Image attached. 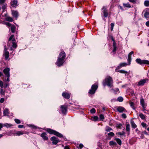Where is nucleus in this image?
<instances>
[{"mask_svg": "<svg viewBox=\"0 0 149 149\" xmlns=\"http://www.w3.org/2000/svg\"><path fill=\"white\" fill-rule=\"evenodd\" d=\"M114 24L113 23H111V31H112L113 29V28L114 26Z\"/></svg>", "mask_w": 149, "mask_h": 149, "instance_id": "37998d69", "label": "nucleus"}, {"mask_svg": "<svg viewBox=\"0 0 149 149\" xmlns=\"http://www.w3.org/2000/svg\"><path fill=\"white\" fill-rule=\"evenodd\" d=\"M11 31L12 33H14L15 32V27L14 26H12L11 28Z\"/></svg>", "mask_w": 149, "mask_h": 149, "instance_id": "58836bf2", "label": "nucleus"}, {"mask_svg": "<svg viewBox=\"0 0 149 149\" xmlns=\"http://www.w3.org/2000/svg\"><path fill=\"white\" fill-rule=\"evenodd\" d=\"M116 134H118L120 135H124L125 134V133L123 132H118L116 133Z\"/></svg>", "mask_w": 149, "mask_h": 149, "instance_id": "79ce46f5", "label": "nucleus"}, {"mask_svg": "<svg viewBox=\"0 0 149 149\" xmlns=\"http://www.w3.org/2000/svg\"><path fill=\"white\" fill-rule=\"evenodd\" d=\"M6 25L9 26H10L11 25V24L10 23L8 22H6Z\"/></svg>", "mask_w": 149, "mask_h": 149, "instance_id": "bf43d9fd", "label": "nucleus"}, {"mask_svg": "<svg viewBox=\"0 0 149 149\" xmlns=\"http://www.w3.org/2000/svg\"><path fill=\"white\" fill-rule=\"evenodd\" d=\"M109 144L111 146H115L117 145L116 142L112 141H110L109 142Z\"/></svg>", "mask_w": 149, "mask_h": 149, "instance_id": "cd10ccee", "label": "nucleus"}, {"mask_svg": "<svg viewBox=\"0 0 149 149\" xmlns=\"http://www.w3.org/2000/svg\"><path fill=\"white\" fill-rule=\"evenodd\" d=\"M131 123L132 127V128H135L137 127V126L136 124L135 123L134 121L133 120L131 121Z\"/></svg>", "mask_w": 149, "mask_h": 149, "instance_id": "b1692460", "label": "nucleus"}, {"mask_svg": "<svg viewBox=\"0 0 149 149\" xmlns=\"http://www.w3.org/2000/svg\"><path fill=\"white\" fill-rule=\"evenodd\" d=\"M6 0H0V5L3 4Z\"/></svg>", "mask_w": 149, "mask_h": 149, "instance_id": "8fccbe9b", "label": "nucleus"}, {"mask_svg": "<svg viewBox=\"0 0 149 149\" xmlns=\"http://www.w3.org/2000/svg\"><path fill=\"white\" fill-rule=\"evenodd\" d=\"M118 69H117V68H116V70H115L116 72H119L120 73H124V74H127V73H128L126 71H125V70H117Z\"/></svg>", "mask_w": 149, "mask_h": 149, "instance_id": "4be33fe9", "label": "nucleus"}, {"mask_svg": "<svg viewBox=\"0 0 149 149\" xmlns=\"http://www.w3.org/2000/svg\"><path fill=\"white\" fill-rule=\"evenodd\" d=\"M10 69L9 68H6L3 70V73L6 76H8V75H10Z\"/></svg>", "mask_w": 149, "mask_h": 149, "instance_id": "dca6fc26", "label": "nucleus"}, {"mask_svg": "<svg viewBox=\"0 0 149 149\" xmlns=\"http://www.w3.org/2000/svg\"><path fill=\"white\" fill-rule=\"evenodd\" d=\"M3 82L1 81H0V86L2 87L3 86Z\"/></svg>", "mask_w": 149, "mask_h": 149, "instance_id": "6e6d98bb", "label": "nucleus"}, {"mask_svg": "<svg viewBox=\"0 0 149 149\" xmlns=\"http://www.w3.org/2000/svg\"><path fill=\"white\" fill-rule=\"evenodd\" d=\"M105 130L107 132H109L112 130L111 127L107 126L106 127Z\"/></svg>", "mask_w": 149, "mask_h": 149, "instance_id": "72a5a7b5", "label": "nucleus"}, {"mask_svg": "<svg viewBox=\"0 0 149 149\" xmlns=\"http://www.w3.org/2000/svg\"><path fill=\"white\" fill-rule=\"evenodd\" d=\"M50 139L51 141H52V143L54 145L56 144L59 141L58 139L55 136L52 137Z\"/></svg>", "mask_w": 149, "mask_h": 149, "instance_id": "0eeeda50", "label": "nucleus"}, {"mask_svg": "<svg viewBox=\"0 0 149 149\" xmlns=\"http://www.w3.org/2000/svg\"><path fill=\"white\" fill-rule=\"evenodd\" d=\"M11 5L14 8H16L17 6V1H13L11 2Z\"/></svg>", "mask_w": 149, "mask_h": 149, "instance_id": "aec40b11", "label": "nucleus"}, {"mask_svg": "<svg viewBox=\"0 0 149 149\" xmlns=\"http://www.w3.org/2000/svg\"><path fill=\"white\" fill-rule=\"evenodd\" d=\"M62 95L64 97L67 99H69L70 97V94L67 93L63 92Z\"/></svg>", "mask_w": 149, "mask_h": 149, "instance_id": "2eb2a0df", "label": "nucleus"}, {"mask_svg": "<svg viewBox=\"0 0 149 149\" xmlns=\"http://www.w3.org/2000/svg\"><path fill=\"white\" fill-rule=\"evenodd\" d=\"M144 5L146 6H149V1H146L144 2Z\"/></svg>", "mask_w": 149, "mask_h": 149, "instance_id": "473e14b6", "label": "nucleus"}, {"mask_svg": "<svg viewBox=\"0 0 149 149\" xmlns=\"http://www.w3.org/2000/svg\"><path fill=\"white\" fill-rule=\"evenodd\" d=\"M116 46V42L115 41H114L113 42V47Z\"/></svg>", "mask_w": 149, "mask_h": 149, "instance_id": "69168bd1", "label": "nucleus"}, {"mask_svg": "<svg viewBox=\"0 0 149 149\" xmlns=\"http://www.w3.org/2000/svg\"><path fill=\"white\" fill-rule=\"evenodd\" d=\"M65 53L64 52H61L59 55V57L57 60L56 64L59 67L63 65L64 63V59L65 58Z\"/></svg>", "mask_w": 149, "mask_h": 149, "instance_id": "f257e3e1", "label": "nucleus"}, {"mask_svg": "<svg viewBox=\"0 0 149 149\" xmlns=\"http://www.w3.org/2000/svg\"><path fill=\"white\" fill-rule=\"evenodd\" d=\"M12 14L13 15L16 19L18 17V13L17 11L15 10H12Z\"/></svg>", "mask_w": 149, "mask_h": 149, "instance_id": "a211bd4d", "label": "nucleus"}, {"mask_svg": "<svg viewBox=\"0 0 149 149\" xmlns=\"http://www.w3.org/2000/svg\"><path fill=\"white\" fill-rule=\"evenodd\" d=\"M115 140L116 141L117 143L120 145H121L122 142L121 140L120 139L117 138L115 139Z\"/></svg>", "mask_w": 149, "mask_h": 149, "instance_id": "c756f323", "label": "nucleus"}, {"mask_svg": "<svg viewBox=\"0 0 149 149\" xmlns=\"http://www.w3.org/2000/svg\"><path fill=\"white\" fill-rule=\"evenodd\" d=\"M65 149H69V148L68 146H66L65 147Z\"/></svg>", "mask_w": 149, "mask_h": 149, "instance_id": "338daca9", "label": "nucleus"}, {"mask_svg": "<svg viewBox=\"0 0 149 149\" xmlns=\"http://www.w3.org/2000/svg\"><path fill=\"white\" fill-rule=\"evenodd\" d=\"M113 81L112 78L110 76L106 77L103 82V84L104 86L107 85L110 87H111L112 86Z\"/></svg>", "mask_w": 149, "mask_h": 149, "instance_id": "f03ea898", "label": "nucleus"}, {"mask_svg": "<svg viewBox=\"0 0 149 149\" xmlns=\"http://www.w3.org/2000/svg\"><path fill=\"white\" fill-rule=\"evenodd\" d=\"M100 117L101 120H102L104 119V116L102 114L100 115Z\"/></svg>", "mask_w": 149, "mask_h": 149, "instance_id": "3c124183", "label": "nucleus"}, {"mask_svg": "<svg viewBox=\"0 0 149 149\" xmlns=\"http://www.w3.org/2000/svg\"><path fill=\"white\" fill-rule=\"evenodd\" d=\"M143 109V111H144L146 110V108H144L143 107H142Z\"/></svg>", "mask_w": 149, "mask_h": 149, "instance_id": "774afa93", "label": "nucleus"}, {"mask_svg": "<svg viewBox=\"0 0 149 149\" xmlns=\"http://www.w3.org/2000/svg\"><path fill=\"white\" fill-rule=\"evenodd\" d=\"M102 12L104 14V16L105 17H107L108 15L107 11V8L106 7L104 6L102 9Z\"/></svg>", "mask_w": 149, "mask_h": 149, "instance_id": "9d476101", "label": "nucleus"}, {"mask_svg": "<svg viewBox=\"0 0 149 149\" xmlns=\"http://www.w3.org/2000/svg\"><path fill=\"white\" fill-rule=\"evenodd\" d=\"M6 6L5 5H4L2 7V9L3 10V12H4L6 9Z\"/></svg>", "mask_w": 149, "mask_h": 149, "instance_id": "09e8293b", "label": "nucleus"}, {"mask_svg": "<svg viewBox=\"0 0 149 149\" xmlns=\"http://www.w3.org/2000/svg\"><path fill=\"white\" fill-rule=\"evenodd\" d=\"M123 5L124 7H127L128 8H130L131 7V5L129 3H123Z\"/></svg>", "mask_w": 149, "mask_h": 149, "instance_id": "c85d7f7f", "label": "nucleus"}, {"mask_svg": "<svg viewBox=\"0 0 149 149\" xmlns=\"http://www.w3.org/2000/svg\"><path fill=\"white\" fill-rule=\"evenodd\" d=\"M141 125L143 127L146 128L147 127L146 124L144 123H142Z\"/></svg>", "mask_w": 149, "mask_h": 149, "instance_id": "de8ad7c7", "label": "nucleus"}, {"mask_svg": "<svg viewBox=\"0 0 149 149\" xmlns=\"http://www.w3.org/2000/svg\"><path fill=\"white\" fill-rule=\"evenodd\" d=\"M129 65V63L127 64L126 63H120L119 64V65L117 67V68L118 69H119L122 67L126 66L127 65Z\"/></svg>", "mask_w": 149, "mask_h": 149, "instance_id": "4468645a", "label": "nucleus"}, {"mask_svg": "<svg viewBox=\"0 0 149 149\" xmlns=\"http://www.w3.org/2000/svg\"><path fill=\"white\" fill-rule=\"evenodd\" d=\"M41 136L45 140H47L48 139V137L46 136V134L45 133H43L41 135Z\"/></svg>", "mask_w": 149, "mask_h": 149, "instance_id": "6ab92c4d", "label": "nucleus"}, {"mask_svg": "<svg viewBox=\"0 0 149 149\" xmlns=\"http://www.w3.org/2000/svg\"><path fill=\"white\" fill-rule=\"evenodd\" d=\"M122 125L121 124H119L117 125V127L118 128L121 129V126H122Z\"/></svg>", "mask_w": 149, "mask_h": 149, "instance_id": "49530a36", "label": "nucleus"}, {"mask_svg": "<svg viewBox=\"0 0 149 149\" xmlns=\"http://www.w3.org/2000/svg\"><path fill=\"white\" fill-rule=\"evenodd\" d=\"M98 88V86L97 85L94 84L92 85L91 86V88L90 90L89 93L91 94H94L97 89Z\"/></svg>", "mask_w": 149, "mask_h": 149, "instance_id": "39448f33", "label": "nucleus"}, {"mask_svg": "<svg viewBox=\"0 0 149 149\" xmlns=\"http://www.w3.org/2000/svg\"><path fill=\"white\" fill-rule=\"evenodd\" d=\"M147 79H141L138 82L137 86H142L144 85L146 83V81H148Z\"/></svg>", "mask_w": 149, "mask_h": 149, "instance_id": "1a4fd4ad", "label": "nucleus"}, {"mask_svg": "<svg viewBox=\"0 0 149 149\" xmlns=\"http://www.w3.org/2000/svg\"><path fill=\"white\" fill-rule=\"evenodd\" d=\"M6 20L9 22H12L13 21V19L11 17H8L6 18Z\"/></svg>", "mask_w": 149, "mask_h": 149, "instance_id": "e433bc0d", "label": "nucleus"}, {"mask_svg": "<svg viewBox=\"0 0 149 149\" xmlns=\"http://www.w3.org/2000/svg\"><path fill=\"white\" fill-rule=\"evenodd\" d=\"M3 126L6 127H11V125H9L7 123H6L4 124L3 125Z\"/></svg>", "mask_w": 149, "mask_h": 149, "instance_id": "ea45409f", "label": "nucleus"}, {"mask_svg": "<svg viewBox=\"0 0 149 149\" xmlns=\"http://www.w3.org/2000/svg\"><path fill=\"white\" fill-rule=\"evenodd\" d=\"M108 137L109 139H110L111 137H113L114 136V134L113 132H110L108 134Z\"/></svg>", "mask_w": 149, "mask_h": 149, "instance_id": "5701e85b", "label": "nucleus"}, {"mask_svg": "<svg viewBox=\"0 0 149 149\" xmlns=\"http://www.w3.org/2000/svg\"><path fill=\"white\" fill-rule=\"evenodd\" d=\"M139 116L142 119L144 120L145 118V116L142 113H140Z\"/></svg>", "mask_w": 149, "mask_h": 149, "instance_id": "7c9ffc66", "label": "nucleus"}, {"mask_svg": "<svg viewBox=\"0 0 149 149\" xmlns=\"http://www.w3.org/2000/svg\"><path fill=\"white\" fill-rule=\"evenodd\" d=\"M47 131L50 134H53L59 137L63 138L64 139L65 138V137L63 136L62 134L54 130H51L50 129H47Z\"/></svg>", "mask_w": 149, "mask_h": 149, "instance_id": "7ed1b4c3", "label": "nucleus"}, {"mask_svg": "<svg viewBox=\"0 0 149 149\" xmlns=\"http://www.w3.org/2000/svg\"><path fill=\"white\" fill-rule=\"evenodd\" d=\"M15 41V39H13L12 40V47L14 48H16L17 47V45L14 42Z\"/></svg>", "mask_w": 149, "mask_h": 149, "instance_id": "a878e982", "label": "nucleus"}, {"mask_svg": "<svg viewBox=\"0 0 149 149\" xmlns=\"http://www.w3.org/2000/svg\"><path fill=\"white\" fill-rule=\"evenodd\" d=\"M7 48H6V46H5L4 47V52L3 55L4 56L6 60H7L8 58L9 57V52L8 51H7Z\"/></svg>", "mask_w": 149, "mask_h": 149, "instance_id": "423d86ee", "label": "nucleus"}, {"mask_svg": "<svg viewBox=\"0 0 149 149\" xmlns=\"http://www.w3.org/2000/svg\"><path fill=\"white\" fill-rule=\"evenodd\" d=\"M23 133L22 131H18L15 134V135L19 136L20 135H22L23 134Z\"/></svg>", "mask_w": 149, "mask_h": 149, "instance_id": "bb28decb", "label": "nucleus"}, {"mask_svg": "<svg viewBox=\"0 0 149 149\" xmlns=\"http://www.w3.org/2000/svg\"><path fill=\"white\" fill-rule=\"evenodd\" d=\"M116 46L113 47V52H115L116 50Z\"/></svg>", "mask_w": 149, "mask_h": 149, "instance_id": "13d9d810", "label": "nucleus"}, {"mask_svg": "<svg viewBox=\"0 0 149 149\" xmlns=\"http://www.w3.org/2000/svg\"><path fill=\"white\" fill-rule=\"evenodd\" d=\"M10 76V75H8V76H7V78L6 79V81H10L9 77Z\"/></svg>", "mask_w": 149, "mask_h": 149, "instance_id": "4d7b16f0", "label": "nucleus"}, {"mask_svg": "<svg viewBox=\"0 0 149 149\" xmlns=\"http://www.w3.org/2000/svg\"><path fill=\"white\" fill-rule=\"evenodd\" d=\"M129 103H130V106L132 107V108L133 109H134V110L135 109V108L134 106V103L132 102H130Z\"/></svg>", "mask_w": 149, "mask_h": 149, "instance_id": "2f4dec72", "label": "nucleus"}, {"mask_svg": "<svg viewBox=\"0 0 149 149\" xmlns=\"http://www.w3.org/2000/svg\"><path fill=\"white\" fill-rule=\"evenodd\" d=\"M3 126L2 124L0 123V130H1V129L2 128Z\"/></svg>", "mask_w": 149, "mask_h": 149, "instance_id": "0e129e2a", "label": "nucleus"}, {"mask_svg": "<svg viewBox=\"0 0 149 149\" xmlns=\"http://www.w3.org/2000/svg\"><path fill=\"white\" fill-rule=\"evenodd\" d=\"M95 110L94 108H92L91 110V112L92 113H94L95 112Z\"/></svg>", "mask_w": 149, "mask_h": 149, "instance_id": "c03bdc74", "label": "nucleus"}, {"mask_svg": "<svg viewBox=\"0 0 149 149\" xmlns=\"http://www.w3.org/2000/svg\"><path fill=\"white\" fill-rule=\"evenodd\" d=\"M146 24L147 26H149V21H148L146 23Z\"/></svg>", "mask_w": 149, "mask_h": 149, "instance_id": "052dcab7", "label": "nucleus"}, {"mask_svg": "<svg viewBox=\"0 0 149 149\" xmlns=\"http://www.w3.org/2000/svg\"><path fill=\"white\" fill-rule=\"evenodd\" d=\"M14 35H11L10 38L9 39L8 44L9 43V42L11 40L12 41L13 39H14Z\"/></svg>", "mask_w": 149, "mask_h": 149, "instance_id": "f704fd0d", "label": "nucleus"}, {"mask_svg": "<svg viewBox=\"0 0 149 149\" xmlns=\"http://www.w3.org/2000/svg\"><path fill=\"white\" fill-rule=\"evenodd\" d=\"M14 120L15 123L17 124H19L21 123V121H20V120L16 118Z\"/></svg>", "mask_w": 149, "mask_h": 149, "instance_id": "a19ab883", "label": "nucleus"}, {"mask_svg": "<svg viewBox=\"0 0 149 149\" xmlns=\"http://www.w3.org/2000/svg\"><path fill=\"white\" fill-rule=\"evenodd\" d=\"M79 146L81 148L83 147V145L81 143L79 145Z\"/></svg>", "mask_w": 149, "mask_h": 149, "instance_id": "e2e57ef3", "label": "nucleus"}, {"mask_svg": "<svg viewBox=\"0 0 149 149\" xmlns=\"http://www.w3.org/2000/svg\"><path fill=\"white\" fill-rule=\"evenodd\" d=\"M140 104L142 107L144 108H146L147 106V104L145 103L144 100L143 98H142L140 100Z\"/></svg>", "mask_w": 149, "mask_h": 149, "instance_id": "ddd939ff", "label": "nucleus"}, {"mask_svg": "<svg viewBox=\"0 0 149 149\" xmlns=\"http://www.w3.org/2000/svg\"><path fill=\"white\" fill-rule=\"evenodd\" d=\"M98 118V117L97 116H95L91 118V120L94 121H96L97 120Z\"/></svg>", "mask_w": 149, "mask_h": 149, "instance_id": "c9c22d12", "label": "nucleus"}, {"mask_svg": "<svg viewBox=\"0 0 149 149\" xmlns=\"http://www.w3.org/2000/svg\"><path fill=\"white\" fill-rule=\"evenodd\" d=\"M134 52L133 51H132L129 54L128 59V61L129 62V65L130 64L132 60L131 55Z\"/></svg>", "mask_w": 149, "mask_h": 149, "instance_id": "f3484780", "label": "nucleus"}, {"mask_svg": "<svg viewBox=\"0 0 149 149\" xmlns=\"http://www.w3.org/2000/svg\"><path fill=\"white\" fill-rule=\"evenodd\" d=\"M116 110L117 111L120 113L123 112L125 110V109L123 107L120 106L116 108Z\"/></svg>", "mask_w": 149, "mask_h": 149, "instance_id": "f8f14e48", "label": "nucleus"}, {"mask_svg": "<svg viewBox=\"0 0 149 149\" xmlns=\"http://www.w3.org/2000/svg\"><path fill=\"white\" fill-rule=\"evenodd\" d=\"M28 126L31 127H32L33 128L35 129L36 128V127L34 125H31V124H29L28 125Z\"/></svg>", "mask_w": 149, "mask_h": 149, "instance_id": "a18cd8bd", "label": "nucleus"}, {"mask_svg": "<svg viewBox=\"0 0 149 149\" xmlns=\"http://www.w3.org/2000/svg\"><path fill=\"white\" fill-rule=\"evenodd\" d=\"M19 128H21L24 127V126L22 125H19L18 126Z\"/></svg>", "mask_w": 149, "mask_h": 149, "instance_id": "680f3d73", "label": "nucleus"}, {"mask_svg": "<svg viewBox=\"0 0 149 149\" xmlns=\"http://www.w3.org/2000/svg\"><path fill=\"white\" fill-rule=\"evenodd\" d=\"M130 2L135 3H136V0H128Z\"/></svg>", "mask_w": 149, "mask_h": 149, "instance_id": "603ef678", "label": "nucleus"}, {"mask_svg": "<svg viewBox=\"0 0 149 149\" xmlns=\"http://www.w3.org/2000/svg\"><path fill=\"white\" fill-rule=\"evenodd\" d=\"M144 16L146 18H149V8H146L144 11Z\"/></svg>", "mask_w": 149, "mask_h": 149, "instance_id": "9b49d317", "label": "nucleus"}, {"mask_svg": "<svg viewBox=\"0 0 149 149\" xmlns=\"http://www.w3.org/2000/svg\"><path fill=\"white\" fill-rule=\"evenodd\" d=\"M60 108L63 113L66 114L67 111V107H65L64 105H61Z\"/></svg>", "mask_w": 149, "mask_h": 149, "instance_id": "6e6552de", "label": "nucleus"}, {"mask_svg": "<svg viewBox=\"0 0 149 149\" xmlns=\"http://www.w3.org/2000/svg\"><path fill=\"white\" fill-rule=\"evenodd\" d=\"M122 116L123 117V118H126V116L125 114L123 113L122 115Z\"/></svg>", "mask_w": 149, "mask_h": 149, "instance_id": "5fc2aeb1", "label": "nucleus"}, {"mask_svg": "<svg viewBox=\"0 0 149 149\" xmlns=\"http://www.w3.org/2000/svg\"><path fill=\"white\" fill-rule=\"evenodd\" d=\"M9 114V109L7 108H6L3 111L4 116L8 115Z\"/></svg>", "mask_w": 149, "mask_h": 149, "instance_id": "412c9836", "label": "nucleus"}, {"mask_svg": "<svg viewBox=\"0 0 149 149\" xmlns=\"http://www.w3.org/2000/svg\"><path fill=\"white\" fill-rule=\"evenodd\" d=\"M136 61L140 65L143 64L149 65V61L147 60H141L140 58H137L136 59Z\"/></svg>", "mask_w": 149, "mask_h": 149, "instance_id": "20e7f679", "label": "nucleus"}, {"mask_svg": "<svg viewBox=\"0 0 149 149\" xmlns=\"http://www.w3.org/2000/svg\"><path fill=\"white\" fill-rule=\"evenodd\" d=\"M4 98H1L0 100V102L2 103L4 102Z\"/></svg>", "mask_w": 149, "mask_h": 149, "instance_id": "864d4df0", "label": "nucleus"}, {"mask_svg": "<svg viewBox=\"0 0 149 149\" xmlns=\"http://www.w3.org/2000/svg\"><path fill=\"white\" fill-rule=\"evenodd\" d=\"M117 100L119 102H121L123 101V98L122 97H119L118 98Z\"/></svg>", "mask_w": 149, "mask_h": 149, "instance_id": "4c0bfd02", "label": "nucleus"}, {"mask_svg": "<svg viewBox=\"0 0 149 149\" xmlns=\"http://www.w3.org/2000/svg\"><path fill=\"white\" fill-rule=\"evenodd\" d=\"M126 130L128 132H130V125L129 124H127L126 125Z\"/></svg>", "mask_w": 149, "mask_h": 149, "instance_id": "393cba45", "label": "nucleus"}]
</instances>
